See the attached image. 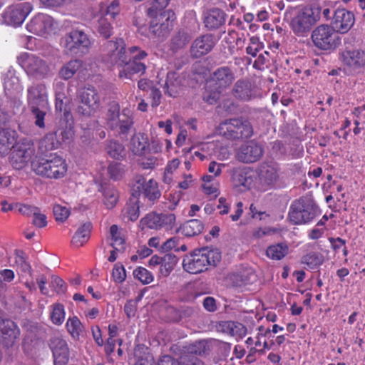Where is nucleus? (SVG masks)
Segmentation results:
<instances>
[{
	"label": "nucleus",
	"instance_id": "603ef678",
	"mask_svg": "<svg viewBox=\"0 0 365 365\" xmlns=\"http://www.w3.org/2000/svg\"><path fill=\"white\" fill-rule=\"evenodd\" d=\"M65 319L64 307L60 303L53 304L51 314V319L52 322L56 325L63 324Z\"/></svg>",
	"mask_w": 365,
	"mask_h": 365
},
{
	"label": "nucleus",
	"instance_id": "864d4df0",
	"mask_svg": "<svg viewBox=\"0 0 365 365\" xmlns=\"http://www.w3.org/2000/svg\"><path fill=\"white\" fill-rule=\"evenodd\" d=\"M47 108L48 107L40 108V106L36 108H31V113L35 120L34 123L36 126H38L40 128H43L45 127L44 119L45 115L46 114Z\"/></svg>",
	"mask_w": 365,
	"mask_h": 365
},
{
	"label": "nucleus",
	"instance_id": "a19ab883",
	"mask_svg": "<svg viewBox=\"0 0 365 365\" xmlns=\"http://www.w3.org/2000/svg\"><path fill=\"white\" fill-rule=\"evenodd\" d=\"M139 200L135 196V193H132V197L129 200V202L125 208V215L131 221H135L139 217Z\"/></svg>",
	"mask_w": 365,
	"mask_h": 365
},
{
	"label": "nucleus",
	"instance_id": "0eeeda50",
	"mask_svg": "<svg viewBox=\"0 0 365 365\" xmlns=\"http://www.w3.org/2000/svg\"><path fill=\"white\" fill-rule=\"evenodd\" d=\"M103 61L110 65L122 67L129 61V52L125 48V43L122 38L106 41L101 46Z\"/></svg>",
	"mask_w": 365,
	"mask_h": 365
},
{
	"label": "nucleus",
	"instance_id": "c03bdc74",
	"mask_svg": "<svg viewBox=\"0 0 365 365\" xmlns=\"http://www.w3.org/2000/svg\"><path fill=\"white\" fill-rule=\"evenodd\" d=\"M120 107L118 104L113 103L110 106L106 113V123L108 128L113 130H116L118 119L120 117Z\"/></svg>",
	"mask_w": 365,
	"mask_h": 365
},
{
	"label": "nucleus",
	"instance_id": "9b49d317",
	"mask_svg": "<svg viewBox=\"0 0 365 365\" xmlns=\"http://www.w3.org/2000/svg\"><path fill=\"white\" fill-rule=\"evenodd\" d=\"M34 145L29 140H23L12 146L10 163L14 169L24 168L34 154Z\"/></svg>",
	"mask_w": 365,
	"mask_h": 365
},
{
	"label": "nucleus",
	"instance_id": "6e6552de",
	"mask_svg": "<svg viewBox=\"0 0 365 365\" xmlns=\"http://www.w3.org/2000/svg\"><path fill=\"white\" fill-rule=\"evenodd\" d=\"M64 47L71 55L83 56L88 52L92 45L89 36L78 29H73L64 37Z\"/></svg>",
	"mask_w": 365,
	"mask_h": 365
},
{
	"label": "nucleus",
	"instance_id": "f257e3e1",
	"mask_svg": "<svg viewBox=\"0 0 365 365\" xmlns=\"http://www.w3.org/2000/svg\"><path fill=\"white\" fill-rule=\"evenodd\" d=\"M221 259L218 250L202 249L186 255L182 260V267L190 274H198L207 269L208 266L215 267Z\"/></svg>",
	"mask_w": 365,
	"mask_h": 365
},
{
	"label": "nucleus",
	"instance_id": "bf43d9fd",
	"mask_svg": "<svg viewBox=\"0 0 365 365\" xmlns=\"http://www.w3.org/2000/svg\"><path fill=\"white\" fill-rule=\"evenodd\" d=\"M55 219L58 222H64L70 215V210L65 206L56 205L53 208Z\"/></svg>",
	"mask_w": 365,
	"mask_h": 365
},
{
	"label": "nucleus",
	"instance_id": "f03ea898",
	"mask_svg": "<svg viewBox=\"0 0 365 365\" xmlns=\"http://www.w3.org/2000/svg\"><path fill=\"white\" fill-rule=\"evenodd\" d=\"M31 169L38 175L58 179L64 177L67 172V164L63 158L51 155L48 159H35L31 162Z\"/></svg>",
	"mask_w": 365,
	"mask_h": 365
},
{
	"label": "nucleus",
	"instance_id": "680f3d73",
	"mask_svg": "<svg viewBox=\"0 0 365 365\" xmlns=\"http://www.w3.org/2000/svg\"><path fill=\"white\" fill-rule=\"evenodd\" d=\"M222 91L217 87L215 90H206L203 93V100L209 104H214L220 99Z\"/></svg>",
	"mask_w": 365,
	"mask_h": 365
},
{
	"label": "nucleus",
	"instance_id": "7ed1b4c3",
	"mask_svg": "<svg viewBox=\"0 0 365 365\" xmlns=\"http://www.w3.org/2000/svg\"><path fill=\"white\" fill-rule=\"evenodd\" d=\"M17 62L29 76L35 79H44L51 73L50 63L41 56L23 53L17 58Z\"/></svg>",
	"mask_w": 365,
	"mask_h": 365
},
{
	"label": "nucleus",
	"instance_id": "ddd939ff",
	"mask_svg": "<svg viewBox=\"0 0 365 365\" xmlns=\"http://www.w3.org/2000/svg\"><path fill=\"white\" fill-rule=\"evenodd\" d=\"M132 193H135V196L138 198L143 196L152 203L160 197L157 182L153 179L146 181L141 175L136 177Z\"/></svg>",
	"mask_w": 365,
	"mask_h": 365
},
{
	"label": "nucleus",
	"instance_id": "de8ad7c7",
	"mask_svg": "<svg viewBox=\"0 0 365 365\" xmlns=\"http://www.w3.org/2000/svg\"><path fill=\"white\" fill-rule=\"evenodd\" d=\"M68 331L75 339H78L83 331V327L77 317L69 318L66 322Z\"/></svg>",
	"mask_w": 365,
	"mask_h": 365
},
{
	"label": "nucleus",
	"instance_id": "c756f323",
	"mask_svg": "<svg viewBox=\"0 0 365 365\" xmlns=\"http://www.w3.org/2000/svg\"><path fill=\"white\" fill-rule=\"evenodd\" d=\"M82 65L83 63L81 60H71L62 66L58 71V76L63 80H68L81 68Z\"/></svg>",
	"mask_w": 365,
	"mask_h": 365
},
{
	"label": "nucleus",
	"instance_id": "3c124183",
	"mask_svg": "<svg viewBox=\"0 0 365 365\" xmlns=\"http://www.w3.org/2000/svg\"><path fill=\"white\" fill-rule=\"evenodd\" d=\"M104 204L108 209L114 207L118 200V191L114 187H107L103 192Z\"/></svg>",
	"mask_w": 365,
	"mask_h": 365
},
{
	"label": "nucleus",
	"instance_id": "1a4fd4ad",
	"mask_svg": "<svg viewBox=\"0 0 365 365\" xmlns=\"http://www.w3.org/2000/svg\"><path fill=\"white\" fill-rule=\"evenodd\" d=\"M312 39L315 46L326 51L334 49L340 43L338 33L327 24L317 26L312 33Z\"/></svg>",
	"mask_w": 365,
	"mask_h": 365
},
{
	"label": "nucleus",
	"instance_id": "c9c22d12",
	"mask_svg": "<svg viewBox=\"0 0 365 365\" xmlns=\"http://www.w3.org/2000/svg\"><path fill=\"white\" fill-rule=\"evenodd\" d=\"M15 141L14 131L6 129V127L0 128V152L3 154L8 153L10 146Z\"/></svg>",
	"mask_w": 365,
	"mask_h": 365
},
{
	"label": "nucleus",
	"instance_id": "37998d69",
	"mask_svg": "<svg viewBox=\"0 0 365 365\" xmlns=\"http://www.w3.org/2000/svg\"><path fill=\"white\" fill-rule=\"evenodd\" d=\"M15 255V264L18 269H19L24 273H29L31 275L32 269L30 264L28 262V257L24 251L20 250H16L14 251Z\"/></svg>",
	"mask_w": 365,
	"mask_h": 365
},
{
	"label": "nucleus",
	"instance_id": "2eb2a0df",
	"mask_svg": "<svg viewBox=\"0 0 365 365\" xmlns=\"http://www.w3.org/2000/svg\"><path fill=\"white\" fill-rule=\"evenodd\" d=\"M279 166L276 162L272 160L262 162L258 168L260 184L266 187H272L279 179Z\"/></svg>",
	"mask_w": 365,
	"mask_h": 365
},
{
	"label": "nucleus",
	"instance_id": "a18cd8bd",
	"mask_svg": "<svg viewBox=\"0 0 365 365\" xmlns=\"http://www.w3.org/2000/svg\"><path fill=\"white\" fill-rule=\"evenodd\" d=\"M97 31L100 36L108 38L113 34L112 23L106 16L101 17L98 21Z\"/></svg>",
	"mask_w": 365,
	"mask_h": 365
},
{
	"label": "nucleus",
	"instance_id": "09e8293b",
	"mask_svg": "<svg viewBox=\"0 0 365 365\" xmlns=\"http://www.w3.org/2000/svg\"><path fill=\"white\" fill-rule=\"evenodd\" d=\"M301 262L310 269H315L323 263L324 257L322 254L312 252L304 255Z\"/></svg>",
	"mask_w": 365,
	"mask_h": 365
},
{
	"label": "nucleus",
	"instance_id": "774afa93",
	"mask_svg": "<svg viewBox=\"0 0 365 365\" xmlns=\"http://www.w3.org/2000/svg\"><path fill=\"white\" fill-rule=\"evenodd\" d=\"M51 286L57 292H65L66 287L64 281L59 277L53 275L51 277Z\"/></svg>",
	"mask_w": 365,
	"mask_h": 365
},
{
	"label": "nucleus",
	"instance_id": "dca6fc26",
	"mask_svg": "<svg viewBox=\"0 0 365 365\" xmlns=\"http://www.w3.org/2000/svg\"><path fill=\"white\" fill-rule=\"evenodd\" d=\"M27 29L34 34L46 37L55 30L54 20L48 15L38 14L27 24Z\"/></svg>",
	"mask_w": 365,
	"mask_h": 365
},
{
	"label": "nucleus",
	"instance_id": "e433bc0d",
	"mask_svg": "<svg viewBox=\"0 0 365 365\" xmlns=\"http://www.w3.org/2000/svg\"><path fill=\"white\" fill-rule=\"evenodd\" d=\"M110 245L113 247L118 252H123L125 247V240L121 237L120 233L118 230V227L116 225H113L110 227Z\"/></svg>",
	"mask_w": 365,
	"mask_h": 365
},
{
	"label": "nucleus",
	"instance_id": "2f4dec72",
	"mask_svg": "<svg viewBox=\"0 0 365 365\" xmlns=\"http://www.w3.org/2000/svg\"><path fill=\"white\" fill-rule=\"evenodd\" d=\"M134 355L136 358L134 365H158L152 354L144 346H137L134 349Z\"/></svg>",
	"mask_w": 365,
	"mask_h": 365
},
{
	"label": "nucleus",
	"instance_id": "9d476101",
	"mask_svg": "<svg viewBox=\"0 0 365 365\" xmlns=\"http://www.w3.org/2000/svg\"><path fill=\"white\" fill-rule=\"evenodd\" d=\"M129 61L123 65V69L119 71L118 76L120 78H131L134 73H143L145 71L146 66L141 60L147 56V53L140 50L138 46H131L128 48Z\"/></svg>",
	"mask_w": 365,
	"mask_h": 365
},
{
	"label": "nucleus",
	"instance_id": "0e129e2a",
	"mask_svg": "<svg viewBox=\"0 0 365 365\" xmlns=\"http://www.w3.org/2000/svg\"><path fill=\"white\" fill-rule=\"evenodd\" d=\"M182 365H203L202 361L196 356L188 354H183L180 356Z\"/></svg>",
	"mask_w": 365,
	"mask_h": 365
},
{
	"label": "nucleus",
	"instance_id": "338daca9",
	"mask_svg": "<svg viewBox=\"0 0 365 365\" xmlns=\"http://www.w3.org/2000/svg\"><path fill=\"white\" fill-rule=\"evenodd\" d=\"M120 8L119 3L117 0H112L111 2L107 6L106 11V16H110L111 19H114L116 15L119 14Z\"/></svg>",
	"mask_w": 365,
	"mask_h": 365
},
{
	"label": "nucleus",
	"instance_id": "a878e982",
	"mask_svg": "<svg viewBox=\"0 0 365 365\" xmlns=\"http://www.w3.org/2000/svg\"><path fill=\"white\" fill-rule=\"evenodd\" d=\"M220 327L223 332L227 333L238 339H242L247 332V327L244 324L237 322H222L220 323Z\"/></svg>",
	"mask_w": 365,
	"mask_h": 365
},
{
	"label": "nucleus",
	"instance_id": "5701e85b",
	"mask_svg": "<svg viewBox=\"0 0 365 365\" xmlns=\"http://www.w3.org/2000/svg\"><path fill=\"white\" fill-rule=\"evenodd\" d=\"M235 78L233 70L228 66L217 68L212 75V80L217 89L224 91L230 87Z\"/></svg>",
	"mask_w": 365,
	"mask_h": 365
},
{
	"label": "nucleus",
	"instance_id": "20e7f679",
	"mask_svg": "<svg viewBox=\"0 0 365 365\" xmlns=\"http://www.w3.org/2000/svg\"><path fill=\"white\" fill-rule=\"evenodd\" d=\"M217 132L228 140H242L250 138L253 128L250 121L244 118H234L222 122Z\"/></svg>",
	"mask_w": 365,
	"mask_h": 365
},
{
	"label": "nucleus",
	"instance_id": "8fccbe9b",
	"mask_svg": "<svg viewBox=\"0 0 365 365\" xmlns=\"http://www.w3.org/2000/svg\"><path fill=\"white\" fill-rule=\"evenodd\" d=\"M141 223L150 229H161V214L151 212L141 220Z\"/></svg>",
	"mask_w": 365,
	"mask_h": 365
},
{
	"label": "nucleus",
	"instance_id": "a211bd4d",
	"mask_svg": "<svg viewBox=\"0 0 365 365\" xmlns=\"http://www.w3.org/2000/svg\"><path fill=\"white\" fill-rule=\"evenodd\" d=\"M214 34H206L201 35L194 40L190 46V55L193 58H200L210 53L217 43Z\"/></svg>",
	"mask_w": 365,
	"mask_h": 365
},
{
	"label": "nucleus",
	"instance_id": "ea45409f",
	"mask_svg": "<svg viewBox=\"0 0 365 365\" xmlns=\"http://www.w3.org/2000/svg\"><path fill=\"white\" fill-rule=\"evenodd\" d=\"M133 118L123 110L120 114V118L118 119L115 130L118 131L119 135H126L133 128Z\"/></svg>",
	"mask_w": 365,
	"mask_h": 365
},
{
	"label": "nucleus",
	"instance_id": "6ab92c4d",
	"mask_svg": "<svg viewBox=\"0 0 365 365\" xmlns=\"http://www.w3.org/2000/svg\"><path fill=\"white\" fill-rule=\"evenodd\" d=\"M342 61L351 71L359 73L365 68V51L346 50L342 53Z\"/></svg>",
	"mask_w": 365,
	"mask_h": 365
},
{
	"label": "nucleus",
	"instance_id": "69168bd1",
	"mask_svg": "<svg viewBox=\"0 0 365 365\" xmlns=\"http://www.w3.org/2000/svg\"><path fill=\"white\" fill-rule=\"evenodd\" d=\"M32 223L34 226L38 228L44 227L47 225L46 216L43 213L41 212L39 208L38 212H36L33 215Z\"/></svg>",
	"mask_w": 365,
	"mask_h": 365
},
{
	"label": "nucleus",
	"instance_id": "7c9ffc66",
	"mask_svg": "<svg viewBox=\"0 0 365 365\" xmlns=\"http://www.w3.org/2000/svg\"><path fill=\"white\" fill-rule=\"evenodd\" d=\"M92 230V224L87 222L82 225L75 232L71 242L76 247L83 245L90 238L91 232Z\"/></svg>",
	"mask_w": 365,
	"mask_h": 365
},
{
	"label": "nucleus",
	"instance_id": "e2e57ef3",
	"mask_svg": "<svg viewBox=\"0 0 365 365\" xmlns=\"http://www.w3.org/2000/svg\"><path fill=\"white\" fill-rule=\"evenodd\" d=\"M180 239L178 237H171L166 240L160 247V250L163 252H168L171 250L176 251L177 246L179 245Z\"/></svg>",
	"mask_w": 365,
	"mask_h": 365
},
{
	"label": "nucleus",
	"instance_id": "aec40b11",
	"mask_svg": "<svg viewBox=\"0 0 365 365\" xmlns=\"http://www.w3.org/2000/svg\"><path fill=\"white\" fill-rule=\"evenodd\" d=\"M54 365H66L69 360L70 352L67 342L60 336H53L50 339Z\"/></svg>",
	"mask_w": 365,
	"mask_h": 365
},
{
	"label": "nucleus",
	"instance_id": "49530a36",
	"mask_svg": "<svg viewBox=\"0 0 365 365\" xmlns=\"http://www.w3.org/2000/svg\"><path fill=\"white\" fill-rule=\"evenodd\" d=\"M162 10H160V8H158V6L153 3V5L148 9L147 10V14L151 18H155V20L152 21V24L153 26H157L158 25V21L160 20H163L164 18H165V21L167 22L169 21V15L166 13V11H161ZM168 28V23H167L166 29Z\"/></svg>",
	"mask_w": 365,
	"mask_h": 365
},
{
	"label": "nucleus",
	"instance_id": "473e14b6",
	"mask_svg": "<svg viewBox=\"0 0 365 365\" xmlns=\"http://www.w3.org/2000/svg\"><path fill=\"white\" fill-rule=\"evenodd\" d=\"M203 228V224L200 220L193 219L183 224L180 230L184 236L190 237L200 234Z\"/></svg>",
	"mask_w": 365,
	"mask_h": 365
},
{
	"label": "nucleus",
	"instance_id": "4468645a",
	"mask_svg": "<svg viewBox=\"0 0 365 365\" xmlns=\"http://www.w3.org/2000/svg\"><path fill=\"white\" fill-rule=\"evenodd\" d=\"M264 154L263 145L255 140L243 143L239 148L236 158L243 163H253L258 161Z\"/></svg>",
	"mask_w": 365,
	"mask_h": 365
},
{
	"label": "nucleus",
	"instance_id": "72a5a7b5",
	"mask_svg": "<svg viewBox=\"0 0 365 365\" xmlns=\"http://www.w3.org/2000/svg\"><path fill=\"white\" fill-rule=\"evenodd\" d=\"M106 150L110 157L116 160H121L126 155L124 146L115 140L106 141Z\"/></svg>",
	"mask_w": 365,
	"mask_h": 365
},
{
	"label": "nucleus",
	"instance_id": "39448f33",
	"mask_svg": "<svg viewBox=\"0 0 365 365\" xmlns=\"http://www.w3.org/2000/svg\"><path fill=\"white\" fill-rule=\"evenodd\" d=\"M77 101L76 113L81 116L90 117L93 115L100 107L101 95L98 89L88 85L78 91Z\"/></svg>",
	"mask_w": 365,
	"mask_h": 365
},
{
	"label": "nucleus",
	"instance_id": "f8f14e48",
	"mask_svg": "<svg viewBox=\"0 0 365 365\" xmlns=\"http://www.w3.org/2000/svg\"><path fill=\"white\" fill-rule=\"evenodd\" d=\"M316 23L314 12L310 8H302L299 10L291 21L293 32L299 36H305L311 31Z\"/></svg>",
	"mask_w": 365,
	"mask_h": 365
},
{
	"label": "nucleus",
	"instance_id": "b1692460",
	"mask_svg": "<svg viewBox=\"0 0 365 365\" xmlns=\"http://www.w3.org/2000/svg\"><path fill=\"white\" fill-rule=\"evenodd\" d=\"M227 14L218 8L209 10L204 19L205 27L209 30H215L225 24Z\"/></svg>",
	"mask_w": 365,
	"mask_h": 365
},
{
	"label": "nucleus",
	"instance_id": "423d86ee",
	"mask_svg": "<svg viewBox=\"0 0 365 365\" xmlns=\"http://www.w3.org/2000/svg\"><path fill=\"white\" fill-rule=\"evenodd\" d=\"M319 215V208L310 199L299 198L294 200L289 211V220L294 225L307 223Z\"/></svg>",
	"mask_w": 365,
	"mask_h": 365
},
{
	"label": "nucleus",
	"instance_id": "f704fd0d",
	"mask_svg": "<svg viewBox=\"0 0 365 365\" xmlns=\"http://www.w3.org/2000/svg\"><path fill=\"white\" fill-rule=\"evenodd\" d=\"M148 146L147 135L144 133H138L135 134L130 141V148L135 155H141Z\"/></svg>",
	"mask_w": 365,
	"mask_h": 365
},
{
	"label": "nucleus",
	"instance_id": "412c9836",
	"mask_svg": "<svg viewBox=\"0 0 365 365\" xmlns=\"http://www.w3.org/2000/svg\"><path fill=\"white\" fill-rule=\"evenodd\" d=\"M355 21L352 12L345 9H337L333 15V28L338 33L346 34L353 26Z\"/></svg>",
	"mask_w": 365,
	"mask_h": 365
},
{
	"label": "nucleus",
	"instance_id": "6e6d98bb",
	"mask_svg": "<svg viewBox=\"0 0 365 365\" xmlns=\"http://www.w3.org/2000/svg\"><path fill=\"white\" fill-rule=\"evenodd\" d=\"M107 170L110 178L115 180L120 179L125 172L124 166L121 163L115 162L111 163Z\"/></svg>",
	"mask_w": 365,
	"mask_h": 365
},
{
	"label": "nucleus",
	"instance_id": "cd10ccee",
	"mask_svg": "<svg viewBox=\"0 0 365 365\" xmlns=\"http://www.w3.org/2000/svg\"><path fill=\"white\" fill-rule=\"evenodd\" d=\"M61 141L58 136V131L47 133L39 142V150L41 153L57 149L60 147Z\"/></svg>",
	"mask_w": 365,
	"mask_h": 365
},
{
	"label": "nucleus",
	"instance_id": "5fc2aeb1",
	"mask_svg": "<svg viewBox=\"0 0 365 365\" xmlns=\"http://www.w3.org/2000/svg\"><path fill=\"white\" fill-rule=\"evenodd\" d=\"M207 349V343L204 341H197L187 347L188 354L201 355L205 354Z\"/></svg>",
	"mask_w": 365,
	"mask_h": 365
},
{
	"label": "nucleus",
	"instance_id": "79ce46f5",
	"mask_svg": "<svg viewBox=\"0 0 365 365\" xmlns=\"http://www.w3.org/2000/svg\"><path fill=\"white\" fill-rule=\"evenodd\" d=\"M190 36L185 31H180L171 40L170 48L173 51H177L184 48L190 41Z\"/></svg>",
	"mask_w": 365,
	"mask_h": 365
},
{
	"label": "nucleus",
	"instance_id": "c85d7f7f",
	"mask_svg": "<svg viewBox=\"0 0 365 365\" xmlns=\"http://www.w3.org/2000/svg\"><path fill=\"white\" fill-rule=\"evenodd\" d=\"M234 96L243 101H249L252 97V85L250 82L244 80H239L233 88Z\"/></svg>",
	"mask_w": 365,
	"mask_h": 365
},
{
	"label": "nucleus",
	"instance_id": "4c0bfd02",
	"mask_svg": "<svg viewBox=\"0 0 365 365\" xmlns=\"http://www.w3.org/2000/svg\"><path fill=\"white\" fill-rule=\"evenodd\" d=\"M178 262V258L173 253H167L162 257V266L160 272L162 275L167 277L174 269Z\"/></svg>",
	"mask_w": 365,
	"mask_h": 365
},
{
	"label": "nucleus",
	"instance_id": "f3484780",
	"mask_svg": "<svg viewBox=\"0 0 365 365\" xmlns=\"http://www.w3.org/2000/svg\"><path fill=\"white\" fill-rule=\"evenodd\" d=\"M31 11L28 3H20L9 6L3 14L6 24L14 26L21 25Z\"/></svg>",
	"mask_w": 365,
	"mask_h": 365
},
{
	"label": "nucleus",
	"instance_id": "4d7b16f0",
	"mask_svg": "<svg viewBox=\"0 0 365 365\" xmlns=\"http://www.w3.org/2000/svg\"><path fill=\"white\" fill-rule=\"evenodd\" d=\"M133 276L144 284H150L153 280V276L151 272L141 267L136 268L133 271Z\"/></svg>",
	"mask_w": 365,
	"mask_h": 365
},
{
	"label": "nucleus",
	"instance_id": "4be33fe9",
	"mask_svg": "<svg viewBox=\"0 0 365 365\" xmlns=\"http://www.w3.org/2000/svg\"><path fill=\"white\" fill-rule=\"evenodd\" d=\"M27 100L30 108L48 107L46 87L43 83H37L28 88Z\"/></svg>",
	"mask_w": 365,
	"mask_h": 365
},
{
	"label": "nucleus",
	"instance_id": "bb28decb",
	"mask_svg": "<svg viewBox=\"0 0 365 365\" xmlns=\"http://www.w3.org/2000/svg\"><path fill=\"white\" fill-rule=\"evenodd\" d=\"M0 335L13 342L19 335V329L13 321L0 317Z\"/></svg>",
	"mask_w": 365,
	"mask_h": 365
},
{
	"label": "nucleus",
	"instance_id": "58836bf2",
	"mask_svg": "<svg viewBox=\"0 0 365 365\" xmlns=\"http://www.w3.org/2000/svg\"><path fill=\"white\" fill-rule=\"evenodd\" d=\"M288 246L284 243L271 245L266 250L267 256L274 260H280L288 253Z\"/></svg>",
	"mask_w": 365,
	"mask_h": 365
},
{
	"label": "nucleus",
	"instance_id": "393cba45",
	"mask_svg": "<svg viewBox=\"0 0 365 365\" xmlns=\"http://www.w3.org/2000/svg\"><path fill=\"white\" fill-rule=\"evenodd\" d=\"M230 173L235 186L250 188L252 183L250 172L247 168L237 167L231 170Z\"/></svg>",
	"mask_w": 365,
	"mask_h": 365
},
{
	"label": "nucleus",
	"instance_id": "052dcab7",
	"mask_svg": "<svg viewBox=\"0 0 365 365\" xmlns=\"http://www.w3.org/2000/svg\"><path fill=\"white\" fill-rule=\"evenodd\" d=\"M112 277L115 282H123L126 278V272L124 266L119 263L115 264L112 271Z\"/></svg>",
	"mask_w": 365,
	"mask_h": 365
},
{
	"label": "nucleus",
	"instance_id": "13d9d810",
	"mask_svg": "<svg viewBox=\"0 0 365 365\" xmlns=\"http://www.w3.org/2000/svg\"><path fill=\"white\" fill-rule=\"evenodd\" d=\"M264 46L257 36H252L250 38V43L246 48V53L253 57L257 56V53L262 50Z\"/></svg>",
	"mask_w": 365,
	"mask_h": 365
}]
</instances>
